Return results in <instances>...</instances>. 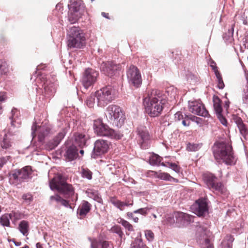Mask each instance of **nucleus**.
Here are the masks:
<instances>
[{
  "label": "nucleus",
  "instance_id": "31",
  "mask_svg": "<svg viewBox=\"0 0 248 248\" xmlns=\"http://www.w3.org/2000/svg\"><path fill=\"white\" fill-rule=\"evenodd\" d=\"M118 223L121 224L124 228L128 231L131 232H134V229L133 226L127 221L122 218H119L117 220Z\"/></svg>",
  "mask_w": 248,
  "mask_h": 248
},
{
  "label": "nucleus",
  "instance_id": "59",
  "mask_svg": "<svg viewBox=\"0 0 248 248\" xmlns=\"http://www.w3.org/2000/svg\"><path fill=\"white\" fill-rule=\"evenodd\" d=\"M6 98V94L5 93H0V102H2L4 101Z\"/></svg>",
  "mask_w": 248,
  "mask_h": 248
},
{
  "label": "nucleus",
  "instance_id": "41",
  "mask_svg": "<svg viewBox=\"0 0 248 248\" xmlns=\"http://www.w3.org/2000/svg\"><path fill=\"white\" fill-rule=\"evenodd\" d=\"M201 148V145L198 144L188 143L187 145V150L190 152H194L198 150Z\"/></svg>",
  "mask_w": 248,
  "mask_h": 248
},
{
  "label": "nucleus",
  "instance_id": "21",
  "mask_svg": "<svg viewBox=\"0 0 248 248\" xmlns=\"http://www.w3.org/2000/svg\"><path fill=\"white\" fill-rule=\"evenodd\" d=\"M198 118L192 115H183L182 112L178 111L174 114V119L176 121L180 122L181 121L182 124L185 126H188L190 124V120L193 121Z\"/></svg>",
  "mask_w": 248,
  "mask_h": 248
},
{
  "label": "nucleus",
  "instance_id": "51",
  "mask_svg": "<svg viewBox=\"0 0 248 248\" xmlns=\"http://www.w3.org/2000/svg\"><path fill=\"white\" fill-rule=\"evenodd\" d=\"M62 205L65 206V207H67V208H71V206L70 205L69 203V202L62 199V198L61 200V201H60V202Z\"/></svg>",
  "mask_w": 248,
  "mask_h": 248
},
{
  "label": "nucleus",
  "instance_id": "22",
  "mask_svg": "<svg viewBox=\"0 0 248 248\" xmlns=\"http://www.w3.org/2000/svg\"><path fill=\"white\" fill-rule=\"evenodd\" d=\"M174 216L175 217L176 223L185 225L193 222V216L183 212H175Z\"/></svg>",
  "mask_w": 248,
  "mask_h": 248
},
{
  "label": "nucleus",
  "instance_id": "36",
  "mask_svg": "<svg viewBox=\"0 0 248 248\" xmlns=\"http://www.w3.org/2000/svg\"><path fill=\"white\" fill-rule=\"evenodd\" d=\"M161 165L164 166V167H167L168 168H171L176 173H179L180 172V167L179 166H178V165L177 164H176L175 163H170L169 162H161Z\"/></svg>",
  "mask_w": 248,
  "mask_h": 248
},
{
  "label": "nucleus",
  "instance_id": "1",
  "mask_svg": "<svg viewBox=\"0 0 248 248\" xmlns=\"http://www.w3.org/2000/svg\"><path fill=\"white\" fill-rule=\"evenodd\" d=\"M164 96L161 91L154 90L144 98L146 111L151 117H157L161 114L166 102Z\"/></svg>",
  "mask_w": 248,
  "mask_h": 248
},
{
  "label": "nucleus",
  "instance_id": "42",
  "mask_svg": "<svg viewBox=\"0 0 248 248\" xmlns=\"http://www.w3.org/2000/svg\"><path fill=\"white\" fill-rule=\"evenodd\" d=\"M82 177L88 180L92 178V172L88 169H83L82 170Z\"/></svg>",
  "mask_w": 248,
  "mask_h": 248
},
{
  "label": "nucleus",
  "instance_id": "24",
  "mask_svg": "<svg viewBox=\"0 0 248 248\" xmlns=\"http://www.w3.org/2000/svg\"><path fill=\"white\" fill-rule=\"evenodd\" d=\"M56 84L53 82L46 81V82L44 83V90L45 95L47 97L53 96L56 93Z\"/></svg>",
  "mask_w": 248,
  "mask_h": 248
},
{
  "label": "nucleus",
  "instance_id": "54",
  "mask_svg": "<svg viewBox=\"0 0 248 248\" xmlns=\"http://www.w3.org/2000/svg\"><path fill=\"white\" fill-rule=\"evenodd\" d=\"M217 87L219 89H222L224 87V84L222 78L217 80Z\"/></svg>",
  "mask_w": 248,
  "mask_h": 248
},
{
  "label": "nucleus",
  "instance_id": "8",
  "mask_svg": "<svg viewBox=\"0 0 248 248\" xmlns=\"http://www.w3.org/2000/svg\"><path fill=\"white\" fill-rule=\"evenodd\" d=\"M115 93L114 89L111 85L96 91L95 93L97 106L103 107L111 102L114 99Z\"/></svg>",
  "mask_w": 248,
  "mask_h": 248
},
{
  "label": "nucleus",
  "instance_id": "6",
  "mask_svg": "<svg viewBox=\"0 0 248 248\" xmlns=\"http://www.w3.org/2000/svg\"><path fill=\"white\" fill-rule=\"evenodd\" d=\"M68 6V20L71 24H74L84 14L85 6L81 0H70Z\"/></svg>",
  "mask_w": 248,
  "mask_h": 248
},
{
  "label": "nucleus",
  "instance_id": "52",
  "mask_svg": "<svg viewBox=\"0 0 248 248\" xmlns=\"http://www.w3.org/2000/svg\"><path fill=\"white\" fill-rule=\"evenodd\" d=\"M9 159V156L0 158V169L3 167Z\"/></svg>",
  "mask_w": 248,
  "mask_h": 248
},
{
  "label": "nucleus",
  "instance_id": "3",
  "mask_svg": "<svg viewBox=\"0 0 248 248\" xmlns=\"http://www.w3.org/2000/svg\"><path fill=\"white\" fill-rule=\"evenodd\" d=\"M93 129L98 136L107 137L112 140H119L123 137V135L120 132L109 128L100 119L94 121Z\"/></svg>",
  "mask_w": 248,
  "mask_h": 248
},
{
  "label": "nucleus",
  "instance_id": "18",
  "mask_svg": "<svg viewBox=\"0 0 248 248\" xmlns=\"http://www.w3.org/2000/svg\"><path fill=\"white\" fill-rule=\"evenodd\" d=\"M50 128L48 126L43 125L37 128L35 123L33 124L31 127V135L33 138L35 136V132H38V138L40 142L44 140L45 137L50 133Z\"/></svg>",
  "mask_w": 248,
  "mask_h": 248
},
{
  "label": "nucleus",
  "instance_id": "46",
  "mask_svg": "<svg viewBox=\"0 0 248 248\" xmlns=\"http://www.w3.org/2000/svg\"><path fill=\"white\" fill-rule=\"evenodd\" d=\"M145 235L148 241H152L154 238V234L151 230H146Z\"/></svg>",
  "mask_w": 248,
  "mask_h": 248
},
{
  "label": "nucleus",
  "instance_id": "37",
  "mask_svg": "<svg viewBox=\"0 0 248 248\" xmlns=\"http://www.w3.org/2000/svg\"><path fill=\"white\" fill-rule=\"evenodd\" d=\"M96 102V100L95 93L92 94L88 97L86 100V105L89 108H93Z\"/></svg>",
  "mask_w": 248,
  "mask_h": 248
},
{
  "label": "nucleus",
  "instance_id": "5",
  "mask_svg": "<svg viewBox=\"0 0 248 248\" xmlns=\"http://www.w3.org/2000/svg\"><path fill=\"white\" fill-rule=\"evenodd\" d=\"M49 186L51 190H57L68 197L74 194V189L72 186L66 183L61 174H58L49 182Z\"/></svg>",
  "mask_w": 248,
  "mask_h": 248
},
{
  "label": "nucleus",
  "instance_id": "7",
  "mask_svg": "<svg viewBox=\"0 0 248 248\" xmlns=\"http://www.w3.org/2000/svg\"><path fill=\"white\" fill-rule=\"evenodd\" d=\"M106 116L108 121L116 127H120L124 124V115L122 109L116 105H109L107 108Z\"/></svg>",
  "mask_w": 248,
  "mask_h": 248
},
{
  "label": "nucleus",
  "instance_id": "63",
  "mask_svg": "<svg viewBox=\"0 0 248 248\" xmlns=\"http://www.w3.org/2000/svg\"><path fill=\"white\" fill-rule=\"evenodd\" d=\"M13 242L14 243L15 245L16 246H19L21 244V243L20 242H16L14 240H13Z\"/></svg>",
  "mask_w": 248,
  "mask_h": 248
},
{
  "label": "nucleus",
  "instance_id": "19",
  "mask_svg": "<svg viewBox=\"0 0 248 248\" xmlns=\"http://www.w3.org/2000/svg\"><path fill=\"white\" fill-rule=\"evenodd\" d=\"M213 102L214 110L217 117L223 125H226L227 124V120L222 114V108L221 100L218 96L214 95L213 97Z\"/></svg>",
  "mask_w": 248,
  "mask_h": 248
},
{
  "label": "nucleus",
  "instance_id": "26",
  "mask_svg": "<svg viewBox=\"0 0 248 248\" xmlns=\"http://www.w3.org/2000/svg\"><path fill=\"white\" fill-rule=\"evenodd\" d=\"M87 137L83 134L76 133L74 134L75 143L80 148H83L86 146Z\"/></svg>",
  "mask_w": 248,
  "mask_h": 248
},
{
  "label": "nucleus",
  "instance_id": "50",
  "mask_svg": "<svg viewBox=\"0 0 248 248\" xmlns=\"http://www.w3.org/2000/svg\"><path fill=\"white\" fill-rule=\"evenodd\" d=\"M0 70L3 73L7 72L6 64L5 62H2L0 60Z\"/></svg>",
  "mask_w": 248,
  "mask_h": 248
},
{
  "label": "nucleus",
  "instance_id": "13",
  "mask_svg": "<svg viewBox=\"0 0 248 248\" xmlns=\"http://www.w3.org/2000/svg\"><path fill=\"white\" fill-rule=\"evenodd\" d=\"M137 132L138 135L139 142L141 148L143 149L148 148L149 147L148 142L151 139V137L146 127L140 125L137 128Z\"/></svg>",
  "mask_w": 248,
  "mask_h": 248
},
{
  "label": "nucleus",
  "instance_id": "20",
  "mask_svg": "<svg viewBox=\"0 0 248 248\" xmlns=\"http://www.w3.org/2000/svg\"><path fill=\"white\" fill-rule=\"evenodd\" d=\"M66 133L65 129H62L52 140H50L46 145V148L48 150L54 149L60 143L64 138Z\"/></svg>",
  "mask_w": 248,
  "mask_h": 248
},
{
  "label": "nucleus",
  "instance_id": "33",
  "mask_svg": "<svg viewBox=\"0 0 248 248\" xmlns=\"http://www.w3.org/2000/svg\"><path fill=\"white\" fill-rule=\"evenodd\" d=\"M158 178L160 179L170 182H177L178 180L171 176L169 173L166 172H160L158 174Z\"/></svg>",
  "mask_w": 248,
  "mask_h": 248
},
{
  "label": "nucleus",
  "instance_id": "15",
  "mask_svg": "<svg viewBox=\"0 0 248 248\" xmlns=\"http://www.w3.org/2000/svg\"><path fill=\"white\" fill-rule=\"evenodd\" d=\"M109 148L107 141L103 140H97L94 143V148L92 154V157L96 158L98 156L106 153Z\"/></svg>",
  "mask_w": 248,
  "mask_h": 248
},
{
  "label": "nucleus",
  "instance_id": "35",
  "mask_svg": "<svg viewBox=\"0 0 248 248\" xmlns=\"http://www.w3.org/2000/svg\"><path fill=\"white\" fill-rule=\"evenodd\" d=\"M110 201L114 206L120 210L123 211L124 210V203L123 202L118 200L115 197L111 198Z\"/></svg>",
  "mask_w": 248,
  "mask_h": 248
},
{
  "label": "nucleus",
  "instance_id": "60",
  "mask_svg": "<svg viewBox=\"0 0 248 248\" xmlns=\"http://www.w3.org/2000/svg\"><path fill=\"white\" fill-rule=\"evenodd\" d=\"M123 203H124V207L125 206H132L133 205V201H132L131 202H129L128 201H125L123 202Z\"/></svg>",
  "mask_w": 248,
  "mask_h": 248
},
{
  "label": "nucleus",
  "instance_id": "53",
  "mask_svg": "<svg viewBox=\"0 0 248 248\" xmlns=\"http://www.w3.org/2000/svg\"><path fill=\"white\" fill-rule=\"evenodd\" d=\"M227 240L226 244H231L232 246V242L234 241V238L231 235H227L226 238Z\"/></svg>",
  "mask_w": 248,
  "mask_h": 248
},
{
  "label": "nucleus",
  "instance_id": "55",
  "mask_svg": "<svg viewBox=\"0 0 248 248\" xmlns=\"http://www.w3.org/2000/svg\"><path fill=\"white\" fill-rule=\"evenodd\" d=\"M234 121H235L236 124L237 125V127L239 126L240 125L244 124L242 119L240 117H236L234 119Z\"/></svg>",
  "mask_w": 248,
  "mask_h": 248
},
{
  "label": "nucleus",
  "instance_id": "62",
  "mask_svg": "<svg viewBox=\"0 0 248 248\" xmlns=\"http://www.w3.org/2000/svg\"><path fill=\"white\" fill-rule=\"evenodd\" d=\"M222 248H232V246L231 244H226L225 242L223 243Z\"/></svg>",
  "mask_w": 248,
  "mask_h": 248
},
{
  "label": "nucleus",
  "instance_id": "34",
  "mask_svg": "<svg viewBox=\"0 0 248 248\" xmlns=\"http://www.w3.org/2000/svg\"><path fill=\"white\" fill-rule=\"evenodd\" d=\"M162 158L156 154H153L151 155L149 159L150 164L152 165H161Z\"/></svg>",
  "mask_w": 248,
  "mask_h": 248
},
{
  "label": "nucleus",
  "instance_id": "30",
  "mask_svg": "<svg viewBox=\"0 0 248 248\" xmlns=\"http://www.w3.org/2000/svg\"><path fill=\"white\" fill-rule=\"evenodd\" d=\"M12 218V214H4L0 217V224L4 227H9L10 219Z\"/></svg>",
  "mask_w": 248,
  "mask_h": 248
},
{
  "label": "nucleus",
  "instance_id": "39",
  "mask_svg": "<svg viewBox=\"0 0 248 248\" xmlns=\"http://www.w3.org/2000/svg\"><path fill=\"white\" fill-rule=\"evenodd\" d=\"M111 230L112 232L117 234L121 238H122L124 235L121 227L119 225H114L111 228Z\"/></svg>",
  "mask_w": 248,
  "mask_h": 248
},
{
  "label": "nucleus",
  "instance_id": "27",
  "mask_svg": "<svg viewBox=\"0 0 248 248\" xmlns=\"http://www.w3.org/2000/svg\"><path fill=\"white\" fill-rule=\"evenodd\" d=\"M12 131H9L8 134H5L3 137L0 138V145L3 149H7L12 146V142L8 136L12 135Z\"/></svg>",
  "mask_w": 248,
  "mask_h": 248
},
{
  "label": "nucleus",
  "instance_id": "44",
  "mask_svg": "<svg viewBox=\"0 0 248 248\" xmlns=\"http://www.w3.org/2000/svg\"><path fill=\"white\" fill-rule=\"evenodd\" d=\"M23 200H24V202L28 204L31 203V202L33 200V197L31 194L30 193L24 194L23 195L22 197Z\"/></svg>",
  "mask_w": 248,
  "mask_h": 248
},
{
  "label": "nucleus",
  "instance_id": "58",
  "mask_svg": "<svg viewBox=\"0 0 248 248\" xmlns=\"http://www.w3.org/2000/svg\"><path fill=\"white\" fill-rule=\"evenodd\" d=\"M204 242L206 248H212V246L210 243V240L209 239L206 238L204 240Z\"/></svg>",
  "mask_w": 248,
  "mask_h": 248
},
{
  "label": "nucleus",
  "instance_id": "29",
  "mask_svg": "<svg viewBox=\"0 0 248 248\" xmlns=\"http://www.w3.org/2000/svg\"><path fill=\"white\" fill-rule=\"evenodd\" d=\"M29 227L28 222L26 220H22L19 223L18 229L23 235L27 236L28 234Z\"/></svg>",
  "mask_w": 248,
  "mask_h": 248
},
{
  "label": "nucleus",
  "instance_id": "2",
  "mask_svg": "<svg viewBox=\"0 0 248 248\" xmlns=\"http://www.w3.org/2000/svg\"><path fill=\"white\" fill-rule=\"evenodd\" d=\"M214 155L216 159L221 160L227 165H232L235 164L232 148L229 144L219 143L214 150Z\"/></svg>",
  "mask_w": 248,
  "mask_h": 248
},
{
  "label": "nucleus",
  "instance_id": "47",
  "mask_svg": "<svg viewBox=\"0 0 248 248\" xmlns=\"http://www.w3.org/2000/svg\"><path fill=\"white\" fill-rule=\"evenodd\" d=\"M133 212H128L126 213V216L128 219H132L133 221L135 223H137L139 221V218L136 217H134Z\"/></svg>",
  "mask_w": 248,
  "mask_h": 248
},
{
  "label": "nucleus",
  "instance_id": "43",
  "mask_svg": "<svg viewBox=\"0 0 248 248\" xmlns=\"http://www.w3.org/2000/svg\"><path fill=\"white\" fill-rule=\"evenodd\" d=\"M241 134L245 138L246 136L248 134V129L246 127L244 124L240 125L238 127Z\"/></svg>",
  "mask_w": 248,
  "mask_h": 248
},
{
  "label": "nucleus",
  "instance_id": "12",
  "mask_svg": "<svg viewBox=\"0 0 248 248\" xmlns=\"http://www.w3.org/2000/svg\"><path fill=\"white\" fill-rule=\"evenodd\" d=\"M126 75L130 84L136 88L139 87L141 84V75L137 67L130 65L127 71Z\"/></svg>",
  "mask_w": 248,
  "mask_h": 248
},
{
  "label": "nucleus",
  "instance_id": "40",
  "mask_svg": "<svg viewBox=\"0 0 248 248\" xmlns=\"http://www.w3.org/2000/svg\"><path fill=\"white\" fill-rule=\"evenodd\" d=\"M233 26L232 25L231 29L228 30V32L226 33L224 36L223 38L224 39L226 40L230 41V42L232 39L233 34Z\"/></svg>",
  "mask_w": 248,
  "mask_h": 248
},
{
  "label": "nucleus",
  "instance_id": "9",
  "mask_svg": "<svg viewBox=\"0 0 248 248\" xmlns=\"http://www.w3.org/2000/svg\"><path fill=\"white\" fill-rule=\"evenodd\" d=\"M31 166H26L20 170L11 171L9 174V181L11 184L17 186L28 179L31 174Z\"/></svg>",
  "mask_w": 248,
  "mask_h": 248
},
{
  "label": "nucleus",
  "instance_id": "38",
  "mask_svg": "<svg viewBox=\"0 0 248 248\" xmlns=\"http://www.w3.org/2000/svg\"><path fill=\"white\" fill-rule=\"evenodd\" d=\"M18 113H19L17 110L15 108H13L11 110L12 115L9 117V118L11 120V126L13 127L16 126V125L14 124V123H16V118L17 117Z\"/></svg>",
  "mask_w": 248,
  "mask_h": 248
},
{
  "label": "nucleus",
  "instance_id": "10",
  "mask_svg": "<svg viewBox=\"0 0 248 248\" xmlns=\"http://www.w3.org/2000/svg\"><path fill=\"white\" fill-rule=\"evenodd\" d=\"M203 180L207 187L217 193L226 194V189L221 183H217V177L212 173H206L203 175Z\"/></svg>",
  "mask_w": 248,
  "mask_h": 248
},
{
  "label": "nucleus",
  "instance_id": "49",
  "mask_svg": "<svg viewBox=\"0 0 248 248\" xmlns=\"http://www.w3.org/2000/svg\"><path fill=\"white\" fill-rule=\"evenodd\" d=\"M101 242L94 240L91 242V248H101Z\"/></svg>",
  "mask_w": 248,
  "mask_h": 248
},
{
  "label": "nucleus",
  "instance_id": "28",
  "mask_svg": "<svg viewBox=\"0 0 248 248\" xmlns=\"http://www.w3.org/2000/svg\"><path fill=\"white\" fill-rule=\"evenodd\" d=\"M246 83L244 85L242 94V103L245 106L248 105V74L246 75Z\"/></svg>",
  "mask_w": 248,
  "mask_h": 248
},
{
  "label": "nucleus",
  "instance_id": "25",
  "mask_svg": "<svg viewBox=\"0 0 248 248\" xmlns=\"http://www.w3.org/2000/svg\"><path fill=\"white\" fill-rule=\"evenodd\" d=\"M91 204L87 201H83L77 211L78 214L81 217H85L91 210Z\"/></svg>",
  "mask_w": 248,
  "mask_h": 248
},
{
  "label": "nucleus",
  "instance_id": "4",
  "mask_svg": "<svg viewBox=\"0 0 248 248\" xmlns=\"http://www.w3.org/2000/svg\"><path fill=\"white\" fill-rule=\"evenodd\" d=\"M67 46L70 48H80L85 43L82 31L78 27L72 26L68 30Z\"/></svg>",
  "mask_w": 248,
  "mask_h": 248
},
{
  "label": "nucleus",
  "instance_id": "57",
  "mask_svg": "<svg viewBox=\"0 0 248 248\" xmlns=\"http://www.w3.org/2000/svg\"><path fill=\"white\" fill-rule=\"evenodd\" d=\"M109 244L107 241H103L101 244V248H108Z\"/></svg>",
  "mask_w": 248,
  "mask_h": 248
},
{
  "label": "nucleus",
  "instance_id": "64",
  "mask_svg": "<svg viewBox=\"0 0 248 248\" xmlns=\"http://www.w3.org/2000/svg\"><path fill=\"white\" fill-rule=\"evenodd\" d=\"M36 248H44L40 243H37L36 245Z\"/></svg>",
  "mask_w": 248,
  "mask_h": 248
},
{
  "label": "nucleus",
  "instance_id": "23",
  "mask_svg": "<svg viewBox=\"0 0 248 248\" xmlns=\"http://www.w3.org/2000/svg\"><path fill=\"white\" fill-rule=\"evenodd\" d=\"M77 147L72 144L66 147L64 156L68 161H72L77 158L78 155Z\"/></svg>",
  "mask_w": 248,
  "mask_h": 248
},
{
  "label": "nucleus",
  "instance_id": "61",
  "mask_svg": "<svg viewBox=\"0 0 248 248\" xmlns=\"http://www.w3.org/2000/svg\"><path fill=\"white\" fill-rule=\"evenodd\" d=\"M215 74L217 77V80L222 78L221 75L220 74L218 70H216L215 72Z\"/></svg>",
  "mask_w": 248,
  "mask_h": 248
},
{
  "label": "nucleus",
  "instance_id": "16",
  "mask_svg": "<svg viewBox=\"0 0 248 248\" xmlns=\"http://www.w3.org/2000/svg\"><path fill=\"white\" fill-rule=\"evenodd\" d=\"M120 64L113 62H103L100 66L101 71L106 76L111 77L116 75L120 69Z\"/></svg>",
  "mask_w": 248,
  "mask_h": 248
},
{
  "label": "nucleus",
  "instance_id": "11",
  "mask_svg": "<svg viewBox=\"0 0 248 248\" xmlns=\"http://www.w3.org/2000/svg\"><path fill=\"white\" fill-rule=\"evenodd\" d=\"M188 108L191 113L204 117H208L209 114L200 100L189 101Z\"/></svg>",
  "mask_w": 248,
  "mask_h": 248
},
{
  "label": "nucleus",
  "instance_id": "45",
  "mask_svg": "<svg viewBox=\"0 0 248 248\" xmlns=\"http://www.w3.org/2000/svg\"><path fill=\"white\" fill-rule=\"evenodd\" d=\"M148 210H149V208L147 207L141 208L134 211L133 213L134 214H140L142 215L145 216L147 214Z\"/></svg>",
  "mask_w": 248,
  "mask_h": 248
},
{
  "label": "nucleus",
  "instance_id": "17",
  "mask_svg": "<svg viewBox=\"0 0 248 248\" xmlns=\"http://www.w3.org/2000/svg\"><path fill=\"white\" fill-rule=\"evenodd\" d=\"M194 213L199 217L204 216L208 212V204L205 199L202 198L197 200L193 205Z\"/></svg>",
  "mask_w": 248,
  "mask_h": 248
},
{
  "label": "nucleus",
  "instance_id": "56",
  "mask_svg": "<svg viewBox=\"0 0 248 248\" xmlns=\"http://www.w3.org/2000/svg\"><path fill=\"white\" fill-rule=\"evenodd\" d=\"M244 46H245L246 48H248V31H246V35L244 38Z\"/></svg>",
  "mask_w": 248,
  "mask_h": 248
},
{
  "label": "nucleus",
  "instance_id": "48",
  "mask_svg": "<svg viewBox=\"0 0 248 248\" xmlns=\"http://www.w3.org/2000/svg\"><path fill=\"white\" fill-rule=\"evenodd\" d=\"M62 197L58 194H55V195L51 196L50 197V201L52 202L53 201L56 202L57 203H60Z\"/></svg>",
  "mask_w": 248,
  "mask_h": 248
},
{
  "label": "nucleus",
  "instance_id": "32",
  "mask_svg": "<svg viewBox=\"0 0 248 248\" xmlns=\"http://www.w3.org/2000/svg\"><path fill=\"white\" fill-rule=\"evenodd\" d=\"M131 248H147L141 238L137 237L131 244Z\"/></svg>",
  "mask_w": 248,
  "mask_h": 248
},
{
  "label": "nucleus",
  "instance_id": "14",
  "mask_svg": "<svg viewBox=\"0 0 248 248\" xmlns=\"http://www.w3.org/2000/svg\"><path fill=\"white\" fill-rule=\"evenodd\" d=\"M98 74V72L93 69L89 68L86 69L84 72L82 79L83 86L86 89H88L93 85L96 81Z\"/></svg>",
  "mask_w": 248,
  "mask_h": 248
}]
</instances>
